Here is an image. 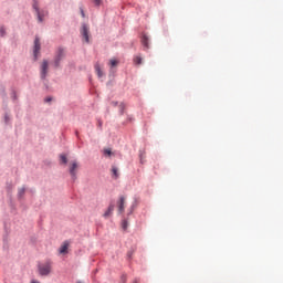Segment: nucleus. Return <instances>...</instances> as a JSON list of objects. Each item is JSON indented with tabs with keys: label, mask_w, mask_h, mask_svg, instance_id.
Listing matches in <instances>:
<instances>
[{
	"label": "nucleus",
	"mask_w": 283,
	"mask_h": 283,
	"mask_svg": "<svg viewBox=\"0 0 283 283\" xmlns=\"http://www.w3.org/2000/svg\"><path fill=\"white\" fill-rule=\"evenodd\" d=\"M63 59H65V48L59 46L53 59V67L55 70L61 67V61H63Z\"/></svg>",
	"instance_id": "1"
},
{
	"label": "nucleus",
	"mask_w": 283,
	"mask_h": 283,
	"mask_svg": "<svg viewBox=\"0 0 283 283\" xmlns=\"http://www.w3.org/2000/svg\"><path fill=\"white\" fill-rule=\"evenodd\" d=\"M38 271H39V275H41L42 277H48V275H50V273H52V264L50 262H46L44 264H38Z\"/></svg>",
	"instance_id": "2"
},
{
	"label": "nucleus",
	"mask_w": 283,
	"mask_h": 283,
	"mask_svg": "<svg viewBox=\"0 0 283 283\" xmlns=\"http://www.w3.org/2000/svg\"><path fill=\"white\" fill-rule=\"evenodd\" d=\"M50 70V62L48 60H43L40 66V80L48 81V72Z\"/></svg>",
	"instance_id": "3"
},
{
	"label": "nucleus",
	"mask_w": 283,
	"mask_h": 283,
	"mask_svg": "<svg viewBox=\"0 0 283 283\" xmlns=\"http://www.w3.org/2000/svg\"><path fill=\"white\" fill-rule=\"evenodd\" d=\"M76 169H78V161H76V160L71 161V166L69 168V174H70L73 182H76V178H77Z\"/></svg>",
	"instance_id": "4"
},
{
	"label": "nucleus",
	"mask_w": 283,
	"mask_h": 283,
	"mask_svg": "<svg viewBox=\"0 0 283 283\" xmlns=\"http://www.w3.org/2000/svg\"><path fill=\"white\" fill-rule=\"evenodd\" d=\"M80 34L83 36L86 43H90V25H87V23H82Z\"/></svg>",
	"instance_id": "5"
},
{
	"label": "nucleus",
	"mask_w": 283,
	"mask_h": 283,
	"mask_svg": "<svg viewBox=\"0 0 283 283\" xmlns=\"http://www.w3.org/2000/svg\"><path fill=\"white\" fill-rule=\"evenodd\" d=\"M39 52H41V39L35 36L34 46H33V59L34 61L39 60Z\"/></svg>",
	"instance_id": "6"
},
{
	"label": "nucleus",
	"mask_w": 283,
	"mask_h": 283,
	"mask_svg": "<svg viewBox=\"0 0 283 283\" xmlns=\"http://www.w3.org/2000/svg\"><path fill=\"white\" fill-rule=\"evenodd\" d=\"M125 211V197L120 196L118 201V213H123Z\"/></svg>",
	"instance_id": "7"
},
{
	"label": "nucleus",
	"mask_w": 283,
	"mask_h": 283,
	"mask_svg": "<svg viewBox=\"0 0 283 283\" xmlns=\"http://www.w3.org/2000/svg\"><path fill=\"white\" fill-rule=\"evenodd\" d=\"M115 205H114V202H111L109 203V206H108V208H107V210L104 212V218H109V216H112V213H113V211H114V209H115Z\"/></svg>",
	"instance_id": "8"
},
{
	"label": "nucleus",
	"mask_w": 283,
	"mask_h": 283,
	"mask_svg": "<svg viewBox=\"0 0 283 283\" xmlns=\"http://www.w3.org/2000/svg\"><path fill=\"white\" fill-rule=\"evenodd\" d=\"M142 44L144 45V50H149V36H147L146 34H144L142 36Z\"/></svg>",
	"instance_id": "9"
},
{
	"label": "nucleus",
	"mask_w": 283,
	"mask_h": 283,
	"mask_svg": "<svg viewBox=\"0 0 283 283\" xmlns=\"http://www.w3.org/2000/svg\"><path fill=\"white\" fill-rule=\"evenodd\" d=\"M9 238H10V229H8V227H4V233L2 235V242L4 244H8Z\"/></svg>",
	"instance_id": "10"
},
{
	"label": "nucleus",
	"mask_w": 283,
	"mask_h": 283,
	"mask_svg": "<svg viewBox=\"0 0 283 283\" xmlns=\"http://www.w3.org/2000/svg\"><path fill=\"white\" fill-rule=\"evenodd\" d=\"M95 72L98 78H103V71L101 70V65L98 63L95 64Z\"/></svg>",
	"instance_id": "11"
},
{
	"label": "nucleus",
	"mask_w": 283,
	"mask_h": 283,
	"mask_svg": "<svg viewBox=\"0 0 283 283\" xmlns=\"http://www.w3.org/2000/svg\"><path fill=\"white\" fill-rule=\"evenodd\" d=\"M25 196V186L22 188L18 189V200H21Z\"/></svg>",
	"instance_id": "12"
},
{
	"label": "nucleus",
	"mask_w": 283,
	"mask_h": 283,
	"mask_svg": "<svg viewBox=\"0 0 283 283\" xmlns=\"http://www.w3.org/2000/svg\"><path fill=\"white\" fill-rule=\"evenodd\" d=\"M32 8L34 10L35 13H39L41 11V9H39V0H32Z\"/></svg>",
	"instance_id": "13"
},
{
	"label": "nucleus",
	"mask_w": 283,
	"mask_h": 283,
	"mask_svg": "<svg viewBox=\"0 0 283 283\" xmlns=\"http://www.w3.org/2000/svg\"><path fill=\"white\" fill-rule=\"evenodd\" d=\"M60 164L67 165V155H65V154L60 155Z\"/></svg>",
	"instance_id": "14"
},
{
	"label": "nucleus",
	"mask_w": 283,
	"mask_h": 283,
	"mask_svg": "<svg viewBox=\"0 0 283 283\" xmlns=\"http://www.w3.org/2000/svg\"><path fill=\"white\" fill-rule=\"evenodd\" d=\"M136 207H138V203L134 201L130 208L128 209V216H132V213H134V209H136Z\"/></svg>",
	"instance_id": "15"
},
{
	"label": "nucleus",
	"mask_w": 283,
	"mask_h": 283,
	"mask_svg": "<svg viewBox=\"0 0 283 283\" xmlns=\"http://www.w3.org/2000/svg\"><path fill=\"white\" fill-rule=\"evenodd\" d=\"M67 247H69V244L67 243H64L63 245H61V248H60V253H62V254H65V253H67Z\"/></svg>",
	"instance_id": "16"
},
{
	"label": "nucleus",
	"mask_w": 283,
	"mask_h": 283,
	"mask_svg": "<svg viewBox=\"0 0 283 283\" xmlns=\"http://www.w3.org/2000/svg\"><path fill=\"white\" fill-rule=\"evenodd\" d=\"M129 227V222L127 221V219H124L123 221H122V229L124 230V231H127V228Z\"/></svg>",
	"instance_id": "17"
},
{
	"label": "nucleus",
	"mask_w": 283,
	"mask_h": 283,
	"mask_svg": "<svg viewBox=\"0 0 283 283\" xmlns=\"http://www.w3.org/2000/svg\"><path fill=\"white\" fill-rule=\"evenodd\" d=\"M0 94H1L2 98H8V93H6V86H2L0 88Z\"/></svg>",
	"instance_id": "18"
},
{
	"label": "nucleus",
	"mask_w": 283,
	"mask_h": 283,
	"mask_svg": "<svg viewBox=\"0 0 283 283\" xmlns=\"http://www.w3.org/2000/svg\"><path fill=\"white\" fill-rule=\"evenodd\" d=\"M7 32H6V27H0V36L1 39H3L6 36Z\"/></svg>",
	"instance_id": "19"
},
{
	"label": "nucleus",
	"mask_w": 283,
	"mask_h": 283,
	"mask_svg": "<svg viewBox=\"0 0 283 283\" xmlns=\"http://www.w3.org/2000/svg\"><path fill=\"white\" fill-rule=\"evenodd\" d=\"M119 114H120V116H123V114H125V103L119 104Z\"/></svg>",
	"instance_id": "20"
},
{
	"label": "nucleus",
	"mask_w": 283,
	"mask_h": 283,
	"mask_svg": "<svg viewBox=\"0 0 283 283\" xmlns=\"http://www.w3.org/2000/svg\"><path fill=\"white\" fill-rule=\"evenodd\" d=\"M112 172H113V176H115V178H118V168L116 166L112 167Z\"/></svg>",
	"instance_id": "21"
},
{
	"label": "nucleus",
	"mask_w": 283,
	"mask_h": 283,
	"mask_svg": "<svg viewBox=\"0 0 283 283\" xmlns=\"http://www.w3.org/2000/svg\"><path fill=\"white\" fill-rule=\"evenodd\" d=\"M38 17V21L39 23H43V14L41 13V11H38V13H35Z\"/></svg>",
	"instance_id": "22"
},
{
	"label": "nucleus",
	"mask_w": 283,
	"mask_h": 283,
	"mask_svg": "<svg viewBox=\"0 0 283 283\" xmlns=\"http://www.w3.org/2000/svg\"><path fill=\"white\" fill-rule=\"evenodd\" d=\"M11 98H12V101H17L18 99L17 91L14 88L11 90Z\"/></svg>",
	"instance_id": "23"
},
{
	"label": "nucleus",
	"mask_w": 283,
	"mask_h": 283,
	"mask_svg": "<svg viewBox=\"0 0 283 283\" xmlns=\"http://www.w3.org/2000/svg\"><path fill=\"white\" fill-rule=\"evenodd\" d=\"M12 184H7V193L12 195Z\"/></svg>",
	"instance_id": "24"
},
{
	"label": "nucleus",
	"mask_w": 283,
	"mask_h": 283,
	"mask_svg": "<svg viewBox=\"0 0 283 283\" xmlns=\"http://www.w3.org/2000/svg\"><path fill=\"white\" fill-rule=\"evenodd\" d=\"M114 74H116V70L111 67L109 69V74H108L109 78H114Z\"/></svg>",
	"instance_id": "25"
},
{
	"label": "nucleus",
	"mask_w": 283,
	"mask_h": 283,
	"mask_svg": "<svg viewBox=\"0 0 283 283\" xmlns=\"http://www.w3.org/2000/svg\"><path fill=\"white\" fill-rule=\"evenodd\" d=\"M4 124L10 125V115L8 113L4 114Z\"/></svg>",
	"instance_id": "26"
},
{
	"label": "nucleus",
	"mask_w": 283,
	"mask_h": 283,
	"mask_svg": "<svg viewBox=\"0 0 283 283\" xmlns=\"http://www.w3.org/2000/svg\"><path fill=\"white\" fill-rule=\"evenodd\" d=\"M135 63H136V65H140L143 63V57L136 56L135 57Z\"/></svg>",
	"instance_id": "27"
},
{
	"label": "nucleus",
	"mask_w": 283,
	"mask_h": 283,
	"mask_svg": "<svg viewBox=\"0 0 283 283\" xmlns=\"http://www.w3.org/2000/svg\"><path fill=\"white\" fill-rule=\"evenodd\" d=\"M104 156H112V149L111 148L104 149Z\"/></svg>",
	"instance_id": "28"
},
{
	"label": "nucleus",
	"mask_w": 283,
	"mask_h": 283,
	"mask_svg": "<svg viewBox=\"0 0 283 283\" xmlns=\"http://www.w3.org/2000/svg\"><path fill=\"white\" fill-rule=\"evenodd\" d=\"M116 65H118V61L116 60H111V67H116Z\"/></svg>",
	"instance_id": "29"
},
{
	"label": "nucleus",
	"mask_w": 283,
	"mask_h": 283,
	"mask_svg": "<svg viewBox=\"0 0 283 283\" xmlns=\"http://www.w3.org/2000/svg\"><path fill=\"white\" fill-rule=\"evenodd\" d=\"M132 255H134V250L127 252L128 260H132Z\"/></svg>",
	"instance_id": "30"
},
{
	"label": "nucleus",
	"mask_w": 283,
	"mask_h": 283,
	"mask_svg": "<svg viewBox=\"0 0 283 283\" xmlns=\"http://www.w3.org/2000/svg\"><path fill=\"white\" fill-rule=\"evenodd\" d=\"M95 6L98 7L103 3V0H93Z\"/></svg>",
	"instance_id": "31"
},
{
	"label": "nucleus",
	"mask_w": 283,
	"mask_h": 283,
	"mask_svg": "<svg viewBox=\"0 0 283 283\" xmlns=\"http://www.w3.org/2000/svg\"><path fill=\"white\" fill-rule=\"evenodd\" d=\"M80 12H81V17H82L83 19H85V11L83 10V8H80Z\"/></svg>",
	"instance_id": "32"
},
{
	"label": "nucleus",
	"mask_w": 283,
	"mask_h": 283,
	"mask_svg": "<svg viewBox=\"0 0 283 283\" xmlns=\"http://www.w3.org/2000/svg\"><path fill=\"white\" fill-rule=\"evenodd\" d=\"M43 85H44L45 90H50V86L48 85V80L43 81Z\"/></svg>",
	"instance_id": "33"
},
{
	"label": "nucleus",
	"mask_w": 283,
	"mask_h": 283,
	"mask_svg": "<svg viewBox=\"0 0 283 283\" xmlns=\"http://www.w3.org/2000/svg\"><path fill=\"white\" fill-rule=\"evenodd\" d=\"M44 103H52V97H46V98L44 99Z\"/></svg>",
	"instance_id": "34"
},
{
	"label": "nucleus",
	"mask_w": 283,
	"mask_h": 283,
	"mask_svg": "<svg viewBox=\"0 0 283 283\" xmlns=\"http://www.w3.org/2000/svg\"><path fill=\"white\" fill-rule=\"evenodd\" d=\"M125 282H127V276L123 275L122 276V283H125Z\"/></svg>",
	"instance_id": "35"
},
{
	"label": "nucleus",
	"mask_w": 283,
	"mask_h": 283,
	"mask_svg": "<svg viewBox=\"0 0 283 283\" xmlns=\"http://www.w3.org/2000/svg\"><path fill=\"white\" fill-rule=\"evenodd\" d=\"M143 154H144V151L139 150V158H140V160H143Z\"/></svg>",
	"instance_id": "36"
},
{
	"label": "nucleus",
	"mask_w": 283,
	"mask_h": 283,
	"mask_svg": "<svg viewBox=\"0 0 283 283\" xmlns=\"http://www.w3.org/2000/svg\"><path fill=\"white\" fill-rule=\"evenodd\" d=\"M112 105L116 107L118 105V102H112Z\"/></svg>",
	"instance_id": "37"
},
{
	"label": "nucleus",
	"mask_w": 283,
	"mask_h": 283,
	"mask_svg": "<svg viewBox=\"0 0 283 283\" xmlns=\"http://www.w3.org/2000/svg\"><path fill=\"white\" fill-rule=\"evenodd\" d=\"M98 127H103V122H98Z\"/></svg>",
	"instance_id": "38"
},
{
	"label": "nucleus",
	"mask_w": 283,
	"mask_h": 283,
	"mask_svg": "<svg viewBox=\"0 0 283 283\" xmlns=\"http://www.w3.org/2000/svg\"><path fill=\"white\" fill-rule=\"evenodd\" d=\"M31 283H39V282H36V281H33V282H31Z\"/></svg>",
	"instance_id": "39"
},
{
	"label": "nucleus",
	"mask_w": 283,
	"mask_h": 283,
	"mask_svg": "<svg viewBox=\"0 0 283 283\" xmlns=\"http://www.w3.org/2000/svg\"><path fill=\"white\" fill-rule=\"evenodd\" d=\"M76 283H83V282H81V281H77Z\"/></svg>",
	"instance_id": "40"
}]
</instances>
